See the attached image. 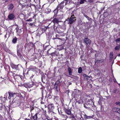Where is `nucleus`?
<instances>
[{"label": "nucleus", "mask_w": 120, "mask_h": 120, "mask_svg": "<svg viewBox=\"0 0 120 120\" xmlns=\"http://www.w3.org/2000/svg\"><path fill=\"white\" fill-rule=\"evenodd\" d=\"M23 48V46L22 44H19L17 45V55L20 58H21V52H22V50Z\"/></svg>", "instance_id": "1"}, {"label": "nucleus", "mask_w": 120, "mask_h": 120, "mask_svg": "<svg viewBox=\"0 0 120 120\" xmlns=\"http://www.w3.org/2000/svg\"><path fill=\"white\" fill-rule=\"evenodd\" d=\"M93 105V103L92 101L89 100L84 104V106L86 108H91Z\"/></svg>", "instance_id": "2"}, {"label": "nucleus", "mask_w": 120, "mask_h": 120, "mask_svg": "<svg viewBox=\"0 0 120 120\" xmlns=\"http://www.w3.org/2000/svg\"><path fill=\"white\" fill-rule=\"evenodd\" d=\"M34 82L31 81L28 83H25L23 84V86L26 88H30L35 85Z\"/></svg>", "instance_id": "3"}, {"label": "nucleus", "mask_w": 120, "mask_h": 120, "mask_svg": "<svg viewBox=\"0 0 120 120\" xmlns=\"http://www.w3.org/2000/svg\"><path fill=\"white\" fill-rule=\"evenodd\" d=\"M59 82H60L59 81H57L55 83L53 87V89L55 90L57 93L60 90V86L59 85Z\"/></svg>", "instance_id": "4"}, {"label": "nucleus", "mask_w": 120, "mask_h": 120, "mask_svg": "<svg viewBox=\"0 0 120 120\" xmlns=\"http://www.w3.org/2000/svg\"><path fill=\"white\" fill-rule=\"evenodd\" d=\"M11 66L13 69L18 70H19L21 67V65L20 64L15 65L12 64H11Z\"/></svg>", "instance_id": "5"}, {"label": "nucleus", "mask_w": 120, "mask_h": 120, "mask_svg": "<svg viewBox=\"0 0 120 120\" xmlns=\"http://www.w3.org/2000/svg\"><path fill=\"white\" fill-rule=\"evenodd\" d=\"M83 41L85 44H86V47H88L91 43L90 40L88 38H86L83 39Z\"/></svg>", "instance_id": "6"}, {"label": "nucleus", "mask_w": 120, "mask_h": 120, "mask_svg": "<svg viewBox=\"0 0 120 120\" xmlns=\"http://www.w3.org/2000/svg\"><path fill=\"white\" fill-rule=\"evenodd\" d=\"M75 18L76 17L74 16V15H71L70 19L68 20V24H71L74 22L75 20H76Z\"/></svg>", "instance_id": "7"}, {"label": "nucleus", "mask_w": 120, "mask_h": 120, "mask_svg": "<svg viewBox=\"0 0 120 120\" xmlns=\"http://www.w3.org/2000/svg\"><path fill=\"white\" fill-rule=\"evenodd\" d=\"M16 30V33L17 35L20 36L23 33V28L19 29L18 28H16L15 29Z\"/></svg>", "instance_id": "8"}, {"label": "nucleus", "mask_w": 120, "mask_h": 120, "mask_svg": "<svg viewBox=\"0 0 120 120\" xmlns=\"http://www.w3.org/2000/svg\"><path fill=\"white\" fill-rule=\"evenodd\" d=\"M52 22L53 23L54 25L55 26L56 24H58L59 22H61V21L60 19L55 18L53 19L52 21Z\"/></svg>", "instance_id": "9"}, {"label": "nucleus", "mask_w": 120, "mask_h": 120, "mask_svg": "<svg viewBox=\"0 0 120 120\" xmlns=\"http://www.w3.org/2000/svg\"><path fill=\"white\" fill-rule=\"evenodd\" d=\"M30 69L34 71H35L36 72H40V70L35 66H31L30 67Z\"/></svg>", "instance_id": "10"}, {"label": "nucleus", "mask_w": 120, "mask_h": 120, "mask_svg": "<svg viewBox=\"0 0 120 120\" xmlns=\"http://www.w3.org/2000/svg\"><path fill=\"white\" fill-rule=\"evenodd\" d=\"M64 3V1H62L61 2L60 4H59L57 7L56 8V9H55L53 11V12L54 13L55 15V12H56V14L57 13V11L58 10H59V7H60V5H61L62 4H63Z\"/></svg>", "instance_id": "11"}, {"label": "nucleus", "mask_w": 120, "mask_h": 120, "mask_svg": "<svg viewBox=\"0 0 120 120\" xmlns=\"http://www.w3.org/2000/svg\"><path fill=\"white\" fill-rule=\"evenodd\" d=\"M15 17V15L13 13L9 14L8 16V18L10 20H13Z\"/></svg>", "instance_id": "12"}, {"label": "nucleus", "mask_w": 120, "mask_h": 120, "mask_svg": "<svg viewBox=\"0 0 120 120\" xmlns=\"http://www.w3.org/2000/svg\"><path fill=\"white\" fill-rule=\"evenodd\" d=\"M48 109L50 111H52L54 109V106L53 104H51L48 105Z\"/></svg>", "instance_id": "13"}, {"label": "nucleus", "mask_w": 120, "mask_h": 120, "mask_svg": "<svg viewBox=\"0 0 120 120\" xmlns=\"http://www.w3.org/2000/svg\"><path fill=\"white\" fill-rule=\"evenodd\" d=\"M0 109L1 110L4 112H6V111H7V109L6 108L5 106L4 105H2L1 106L0 108Z\"/></svg>", "instance_id": "14"}, {"label": "nucleus", "mask_w": 120, "mask_h": 120, "mask_svg": "<svg viewBox=\"0 0 120 120\" xmlns=\"http://www.w3.org/2000/svg\"><path fill=\"white\" fill-rule=\"evenodd\" d=\"M76 118L77 120H83V119L81 115L78 114L77 115Z\"/></svg>", "instance_id": "15"}, {"label": "nucleus", "mask_w": 120, "mask_h": 120, "mask_svg": "<svg viewBox=\"0 0 120 120\" xmlns=\"http://www.w3.org/2000/svg\"><path fill=\"white\" fill-rule=\"evenodd\" d=\"M62 29L61 28H58L56 27V31L58 33H62L63 31L62 30Z\"/></svg>", "instance_id": "16"}, {"label": "nucleus", "mask_w": 120, "mask_h": 120, "mask_svg": "<svg viewBox=\"0 0 120 120\" xmlns=\"http://www.w3.org/2000/svg\"><path fill=\"white\" fill-rule=\"evenodd\" d=\"M64 111L68 115H70L71 114V113L70 109H65Z\"/></svg>", "instance_id": "17"}, {"label": "nucleus", "mask_w": 120, "mask_h": 120, "mask_svg": "<svg viewBox=\"0 0 120 120\" xmlns=\"http://www.w3.org/2000/svg\"><path fill=\"white\" fill-rule=\"evenodd\" d=\"M14 7L13 4H9L8 6V10L11 11L13 9Z\"/></svg>", "instance_id": "18"}, {"label": "nucleus", "mask_w": 120, "mask_h": 120, "mask_svg": "<svg viewBox=\"0 0 120 120\" xmlns=\"http://www.w3.org/2000/svg\"><path fill=\"white\" fill-rule=\"evenodd\" d=\"M94 117V116H87L86 114L84 115V119H91L93 118Z\"/></svg>", "instance_id": "19"}, {"label": "nucleus", "mask_w": 120, "mask_h": 120, "mask_svg": "<svg viewBox=\"0 0 120 120\" xmlns=\"http://www.w3.org/2000/svg\"><path fill=\"white\" fill-rule=\"evenodd\" d=\"M8 94L9 95L8 98L9 99H11V98L13 97L15 94L11 92H9Z\"/></svg>", "instance_id": "20"}, {"label": "nucleus", "mask_w": 120, "mask_h": 120, "mask_svg": "<svg viewBox=\"0 0 120 120\" xmlns=\"http://www.w3.org/2000/svg\"><path fill=\"white\" fill-rule=\"evenodd\" d=\"M51 11V9L49 8H46L44 10V12L45 13L48 14Z\"/></svg>", "instance_id": "21"}, {"label": "nucleus", "mask_w": 120, "mask_h": 120, "mask_svg": "<svg viewBox=\"0 0 120 120\" xmlns=\"http://www.w3.org/2000/svg\"><path fill=\"white\" fill-rule=\"evenodd\" d=\"M68 71L69 73V75H72V71L70 67L68 68Z\"/></svg>", "instance_id": "22"}, {"label": "nucleus", "mask_w": 120, "mask_h": 120, "mask_svg": "<svg viewBox=\"0 0 120 120\" xmlns=\"http://www.w3.org/2000/svg\"><path fill=\"white\" fill-rule=\"evenodd\" d=\"M17 38L15 37L12 39V42L14 44H15L17 42Z\"/></svg>", "instance_id": "23"}, {"label": "nucleus", "mask_w": 120, "mask_h": 120, "mask_svg": "<svg viewBox=\"0 0 120 120\" xmlns=\"http://www.w3.org/2000/svg\"><path fill=\"white\" fill-rule=\"evenodd\" d=\"M46 120H52V117H49L48 115H45Z\"/></svg>", "instance_id": "24"}, {"label": "nucleus", "mask_w": 120, "mask_h": 120, "mask_svg": "<svg viewBox=\"0 0 120 120\" xmlns=\"http://www.w3.org/2000/svg\"><path fill=\"white\" fill-rule=\"evenodd\" d=\"M1 98V100L2 101V103H4L5 102L6 98H5V97H0Z\"/></svg>", "instance_id": "25"}, {"label": "nucleus", "mask_w": 120, "mask_h": 120, "mask_svg": "<svg viewBox=\"0 0 120 120\" xmlns=\"http://www.w3.org/2000/svg\"><path fill=\"white\" fill-rule=\"evenodd\" d=\"M38 113H36L35 115L33 116V118L34 120H37L38 118Z\"/></svg>", "instance_id": "26"}, {"label": "nucleus", "mask_w": 120, "mask_h": 120, "mask_svg": "<svg viewBox=\"0 0 120 120\" xmlns=\"http://www.w3.org/2000/svg\"><path fill=\"white\" fill-rule=\"evenodd\" d=\"M68 117L69 118L71 119L72 120H74L75 116L74 115L72 114L71 115Z\"/></svg>", "instance_id": "27"}, {"label": "nucleus", "mask_w": 120, "mask_h": 120, "mask_svg": "<svg viewBox=\"0 0 120 120\" xmlns=\"http://www.w3.org/2000/svg\"><path fill=\"white\" fill-rule=\"evenodd\" d=\"M113 53L112 52H111L109 55V57L110 60H112L113 57Z\"/></svg>", "instance_id": "28"}, {"label": "nucleus", "mask_w": 120, "mask_h": 120, "mask_svg": "<svg viewBox=\"0 0 120 120\" xmlns=\"http://www.w3.org/2000/svg\"><path fill=\"white\" fill-rule=\"evenodd\" d=\"M64 49V47L61 45H60L58 46V49L59 50H61L63 49Z\"/></svg>", "instance_id": "29"}, {"label": "nucleus", "mask_w": 120, "mask_h": 120, "mask_svg": "<svg viewBox=\"0 0 120 120\" xmlns=\"http://www.w3.org/2000/svg\"><path fill=\"white\" fill-rule=\"evenodd\" d=\"M118 109H119V108L116 107H115L113 109V111L115 112H117L118 110Z\"/></svg>", "instance_id": "30"}, {"label": "nucleus", "mask_w": 120, "mask_h": 120, "mask_svg": "<svg viewBox=\"0 0 120 120\" xmlns=\"http://www.w3.org/2000/svg\"><path fill=\"white\" fill-rule=\"evenodd\" d=\"M120 48V45H119L116 46L115 48V49L116 50H118Z\"/></svg>", "instance_id": "31"}, {"label": "nucleus", "mask_w": 120, "mask_h": 120, "mask_svg": "<svg viewBox=\"0 0 120 120\" xmlns=\"http://www.w3.org/2000/svg\"><path fill=\"white\" fill-rule=\"evenodd\" d=\"M41 109L43 110V112L42 113L43 114H44L43 115H46V110L44 109L43 108H42Z\"/></svg>", "instance_id": "32"}, {"label": "nucleus", "mask_w": 120, "mask_h": 120, "mask_svg": "<svg viewBox=\"0 0 120 120\" xmlns=\"http://www.w3.org/2000/svg\"><path fill=\"white\" fill-rule=\"evenodd\" d=\"M82 71V69L81 67L79 68L78 70V72L79 73H81Z\"/></svg>", "instance_id": "33"}, {"label": "nucleus", "mask_w": 120, "mask_h": 120, "mask_svg": "<svg viewBox=\"0 0 120 120\" xmlns=\"http://www.w3.org/2000/svg\"><path fill=\"white\" fill-rule=\"evenodd\" d=\"M84 16L88 20L90 21H91L92 20V19L91 18H90L88 16H87V15H84Z\"/></svg>", "instance_id": "34"}, {"label": "nucleus", "mask_w": 120, "mask_h": 120, "mask_svg": "<svg viewBox=\"0 0 120 120\" xmlns=\"http://www.w3.org/2000/svg\"><path fill=\"white\" fill-rule=\"evenodd\" d=\"M41 117L42 120H46L45 117V115H42L41 116Z\"/></svg>", "instance_id": "35"}, {"label": "nucleus", "mask_w": 120, "mask_h": 120, "mask_svg": "<svg viewBox=\"0 0 120 120\" xmlns=\"http://www.w3.org/2000/svg\"><path fill=\"white\" fill-rule=\"evenodd\" d=\"M54 100L56 101H57L59 99V97L58 96H55L54 98Z\"/></svg>", "instance_id": "36"}, {"label": "nucleus", "mask_w": 120, "mask_h": 120, "mask_svg": "<svg viewBox=\"0 0 120 120\" xmlns=\"http://www.w3.org/2000/svg\"><path fill=\"white\" fill-rule=\"evenodd\" d=\"M18 76V77H20L21 78V79L22 78L21 77V76L20 75H15L14 76V78H17V76Z\"/></svg>", "instance_id": "37"}, {"label": "nucleus", "mask_w": 120, "mask_h": 120, "mask_svg": "<svg viewBox=\"0 0 120 120\" xmlns=\"http://www.w3.org/2000/svg\"><path fill=\"white\" fill-rule=\"evenodd\" d=\"M34 109V108L33 107H31L30 108V111L31 112V115H32V113L31 112Z\"/></svg>", "instance_id": "38"}, {"label": "nucleus", "mask_w": 120, "mask_h": 120, "mask_svg": "<svg viewBox=\"0 0 120 120\" xmlns=\"http://www.w3.org/2000/svg\"><path fill=\"white\" fill-rule=\"evenodd\" d=\"M83 76L84 77H86L87 79H89V78H90V76H88L85 74H84L83 75Z\"/></svg>", "instance_id": "39"}, {"label": "nucleus", "mask_w": 120, "mask_h": 120, "mask_svg": "<svg viewBox=\"0 0 120 120\" xmlns=\"http://www.w3.org/2000/svg\"><path fill=\"white\" fill-rule=\"evenodd\" d=\"M61 116L62 117H64L66 118H67L68 117L66 115H64L63 114H62L61 115Z\"/></svg>", "instance_id": "40"}, {"label": "nucleus", "mask_w": 120, "mask_h": 120, "mask_svg": "<svg viewBox=\"0 0 120 120\" xmlns=\"http://www.w3.org/2000/svg\"><path fill=\"white\" fill-rule=\"evenodd\" d=\"M35 2L37 4H39L40 2V0H34Z\"/></svg>", "instance_id": "41"}, {"label": "nucleus", "mask_w": 120, "mask_h": 120, "mask_svg": "<svg viewBox=\"0 0 120 120\" xmlns=\"http://www.w3.org/2000/svg\"><path fill=\"white\" fill-rule=\"evenodd\" d=\"M115 104L116 105L120 106V101H118L116 102Z\"/></svg>", "instance_id": "42"}, {"label": "nucleus", "mask_w": 120, "mask_h": 120, "mask_svg": "<svg viewBox=\"0 0 120 120\" xmlns=\"http://www.w3.org/2000/svg\"><path fill=\"white\" fill-rule=\"evenodd\" d=\"M116 42H118L120 41V38H118L116 39L115 40Z\"/></svg>", "instance_id": "43"}, {"label": "nucleus", "mask_w": 120, "mask_h": 120, "mask_svg": "<svg viewBox=\"0 0 120 120\" xmlns=\"http://www.w3.org/2000/svg\"><path fill=\"white\" fill-rule=\"evenodd\" d=\"M64 5L63 4H62L61 5H60V7H59V10L63 8L64 7Z\"/></svg>", "instance_id": "44"}, {"label": "nucleus", "mask_w": 120, "mask_h": 120, "mask_svg": "<svg viewBox=\"0 0 120 120\" xmlns=\"http://www.w3.org/2000/svg\"><path fill=\"white\" fill-rule=\"evenodd\" d=\"M86 0H80V3L81 4H83L84 3V1Z\"/></svg>", "instance_id": "45"}, {"label": "nucleus", "mask_w": 120, "mask_h": 120, "mask_svg": "<svg viewBox=\"0 0 120 120\" xmlns=\"http://www.w3.org/2000/svg\"><path fill=\"white\" fill-rule=\"evenodd\" d=\"M32 18H30L29 19H27L26 20V21H30L31 22L32 21Z\"/></svg>", "instance_id": "46"}, {"label": "nucleus", "mask_w": 120, "mask_h": 120, "mask_svg": "<svg viewBox=\"0 0 120 120\" xmlns=\"http://www.w3.org/2000/svg\"><path fill=\"white\" fill-rule=\"evenodd\" d=\"M78 102L79 104H82V101H81V100H79L78 101Z\"/></svg>", "instance_id": "47"}, {"label": "nucleus", "mask_w": 120, "mask_h": 120, "mask_svg": "<svg viewBox=\"0 0 120 120\" xmlns=\"http://www.w3.org/2000/svg\"><path fill=\"white\" fill-rule=\"evenodd\" d=\"M13 73V71H11L10 72H9L8 73V74L9 75H10L11 73L12 74Z\"/></svg>", "instance_id": "48"}, {"label": "nucleus", "mask_w": 120, "mask_h": 120, "mask_svg": "<svg viewBox=\"0 0 120 120\" xmlns=\"http://www.w3.org/2000/svg\"><path fill=\"white\" fill-rule=\"evenodd\" d=\"M8 95V93H6L4 95V97H5L6 98L7 97V96Z\"/></svg>", "instance_id": "49"}, {"label": "nucleus", "mask_w": 120, "mask_h": 120, "mask_svg": "<svg viewBox=\"0 0 120 120\" xmlns=\"http://www.w3.org/2000/svg\"><path fill=\"white\" fill-rule=\"evenodd\" d=\"M34 76V75L32 74V76L30 77V79H32V78H33Z\"/></svg>", "instance_id": "50"}, {"label": "nucleus", "mask_w": 120, "mask_h": 120, "mask_svg": "<svg viewBox=\"0 0 120 120\" xmlns=\"http://www.w3.org/2000/svg\"><path fill=\"white\" fill-rule=\"evenodd\" d=\"M117 91V90L116 89L113 90V92L114 93H116Z\"/></svg>", "instance_id": "51"}, {"label": "nucleus", "mask_w": 120, "mask_h": 120, "mask_svg": "<svg viewBox=\"0 0 120 120\" xmlns=\"http://www.w3.org/2000/svg\"><path fill=\"white\" fill-rule=\"evenodd\" d=\"M117 112L120 114V109L119 108V109L118 110Z\"/></svg>", "instance_id": "52"}, {"label": "nucleus", "mask_w": 120, "mask_h": 120, "mask_svg": "<svg viewBox=\"0 0 120 120\" xmlns=\"http://www.w3.org/2000/svg\"><path fill=\"white\" fill-rule=\"evenodd\" d=\"M104 8L105 7H104V8H103L102 9H101L100 11H99V12L100 14L101 13V12H102V11L104 9Z\"/></svg>", "instance_id": "53"}, {"label": "nucleus", "mask_w": 120, "mask_h": 120, "mask_svg": "<svg viewBox=\"0 0 120 120\" xmlns=\"http://www.w3.org/2000/svg\"><path fill=\"white\" fill-rule=\"evenodd\" d=\"M3 1H5L4 2L6 3L8 2V0H2Z\"/></svg>", "instance_id": "54"}, {"label": "nucleus", "mask_w": 120, "mask_h": 120, "mask_svg": "<svg viewBox=\"0 0 120 120\" xmlns=\"http://www.w3.org/2000/svg\"><path fill=\"white\" fill-rule=\"evenodd\" d=\"M34 15V16H33V18H35V17L36 16V15H35V14H33Z\"/></svg>", "instance_id": "55"}, {"label": "nucleus", "mask_w": 120, "mask_h": 120, "mask_svg": "<svg viewBox=\"0 0 120 120\" xmlns=\"http://www.w3.org/2000/svg\"><path fill=\"white\" fill-rule=\"evenodd\" d=\"M97 61L98 63L100 62V63H101L103 61H102L101 60H97Z\"/></svg>", "instance_id": "56"}, {"label": "nucleus", "mask_w": 120, "mask_h": 120, "mask_svg": "<svg viewBox=\"0 0 120 120\" xmlns=\"http://www.w3.org/2000/svg\"><path fill=\"white\" fill-rule=\"evenodd\" d=\"M2 103V101L1 100V98H0V104H1Z\"/></svg>", "instance_id": "57"}, {"label": "nucleus", "mask_w": 120, "mask_h": 120, "mask_svg": "<svg viewBox=\"0 0 120 120\" xmlns=\"http://www.w3.org/2000/svg\"><path fill=\"white\" fill-rule=\"evenodd\" d=\"M41 93H42V94H43V90L42 89H41Z\"/></svg>", "instance_id": "58"}, {"label": "nucleus", "mask_w": 120, "mask_h": 120, "mask_svg": "<svg viewBox=\"0 0 120 120\" xmlns=\"http://www.w3.org/2000/svg\"><path fill=\"white\" fill-rule=\"evenodd\" d=\"M45 28L46 29V30H46L48 28V27H45Z\"/></svg>", "instance_id": "59"}, {"label": "nucleus", "mask_w": 120, "mask_h": 120, "mask_svg": "<svg viewBox=\"0 0 120 120\" xmlns=\"http://www.w3.org/2000/svg\"><path fill=\"white\" fill-rule=\"evenodd\" d=\"M25 120H30L29 119L26 118Z\"/></svg>", "instance_id": "60"}, {"label": "nucleus", "mask_w": 120, "mask_h": 120, "mask_svg": "<svg viewBox=\"0 0 120 120\" xmlns=\"http://www.w3.org/2000/svg\"><path fill=\"white\" fill-rule=\"evenodd\" d=\"M56 39H61L60 38H56Z\"/></svg>", "instance_id": "61"}, {"label": "nucleus", "mask_w": 120, "mask_h": 120, "mask_svg": "<svg viewBox=\"0 0 120 120\" xmlns=\"http://www.w3.org/2000/svg\"><path fill=\"white\" fill-rule=\"evenodd\" d=\"M53 39L54 40H55V39H56V38H53Z\"/></svg>", "instance_id": "62"}, {"label": "nucleus", "mask_w": 120, "mask_h": 120, "mask_svg": "<svg viewBox=\"0 0 120 120\" xmlns=\"http://www.w3.org/2000/svg\"><path fill=\"white\" fill-rule=\"evenodd\" d=\"M33 25V23H30V25L31 26Z\"/></svg>", "instance_id": "63"}, {"label": "nucleus", "mask_w": 120, "mask_h": 120, "mask_svg": "<svg viewBox=\"0 0 120 120\" xmlns=\"http://www.w3.org/2000/svg\"><path fill=\"white\" fill-rule=\"evenodd\" d=\"M118 56L120 57V53L119 54Z\"/></svg>", "instance_id": "64"}]
</instances>
